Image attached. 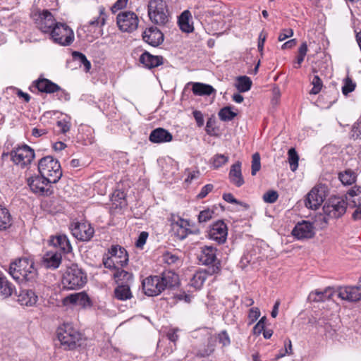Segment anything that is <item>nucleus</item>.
<instances>
[{"mask_svg": "<svg viewBox=\"0 0 361 361\" xmlns=\"http://www.w3.org/2000/svg\"><path fill=\"white\" fill-rule=\"evenodd\" d=\"M178 283V276L172 271L164 272L159 276H149L142 280V288L147 296H157L165 289Z\"/></svg>", "mask_w": 361, "mask_h": 361, "instance_id": "f257e3e1", "label": "nucleus"}, {"mask_svg": "<svg viewBox=\"0 0 361 361\" xmlns=\"http://www.w3.org/2000/svg\"><path fill=\"white\" fill-rule=\"evenodd\" d=\"M34 261L24 257L11 263L9 274L19 282H33L37 276V269L35 267Z\"/></svg>", "mask_w": 361, "mask_h": 361, "instance_id": "f03ea898", "label": "nucleus"}, {"mask_svg": "<svg viewBox=\"0 0 361 361\" xmlns=\"http://www.w3.org/2000/svg\"><path fill=\"white\" fill-rule=\"evenodd\" d=\"M87 283V276L77 264L68 267L62 278L64 288L73 290L82 288Z\"/></svg>", "mask_w": 361, "mask_h": 361, "instance_id": "7ed1b4c3", "label": "nucleus"}, {"mask_svg": "<svg viewBox=\"0 0 361 361\" xmlns=\"http://www.w3.org/2000/svg\"><path fill=\"white\" fill-rule=\"evenodd\" d=\"M148 16L150 20L161 27L169 26L170 16L166 2L163 0H150L148 4Z\"/></svg>", "mask_w": 361, "mask_h": 361, "instance_id": "20e7f679", "label": "nucleus"}, {"mask_svg": "<svg viewBox=\"0 0 361 361\" xmlns=\"http://www.w3.org/2000/svg\"><path fill=\"white\" fill-rule=\"evenodd\" d=\"M38 170L42 176L51 180L53 183H57L62 176L60 163L51 156L44 157L39 161Z\"/></svg>", "mask_w": 361, "mask_h": 361, "instance_id": "39448f33", "label": "nucleus"}, {"mask_svg": "<svg viewBox=\"0 0 361 361\" xmlns=\"http://www.w3.org/2000/svg\"><path fill=\"white\" fill-rule=\"evenodd\" d=\"M51 39L60 45L68 46L74 40V33L67 25L57 23L49 34Z\"/></svg>", "mask_w": 361, "mask_h": 361, "instance_id": "423d86ee", "label": "nucleus"}, {"mask_svg": "<svg viewBox=\"0 0 361 361\" xmlns=\"http://www.w3.org/2000/svg\"><path fill=\"white\" fill-rule=\"evenodd\" d=\"M57 336L61 344L68 349H73L80 338L79 332L70 324H64L59 328Z\"/></svg>", "mask_w": 361, "mask_h": 361, "instance_id": "0eeeda50", "label": "nucleus"}, {"mask_svg": "<svg viewBox=\"0 0 361 361\" xmlns=\"http://www.w3.org/2000/svg\"><path fill=\"white\" fill-rule=\"evenodd\" d=\"M37 27L44 33L50 34L57 23L53 14L48 10L38 11L32 14Z\"/></svg>", "mask_w": 361, "mask_h": 361, "instance_id": "6e6552de", "label": "nucleus"}, {"mask_svg": "<svg viewBox=\"0 0 361 361\" xmlns=\"http://www.w3.org/2000/svg\"><path fill=\"white\" fill-rule=\"evenodd\" d=\"M328 190L325 185L314 186L307 195L305 206L312 209H317L324 202L327 196Z\"/></svg>", "mask_w": 361, "mask_h": 361, "instance_id": "1a4fd4ad", "label": "nucleus"}, {"mask_svg": "<svg viewBox=\"0 0 361 361\" xmlns=\"http://www.w3.org/2000/svg\"><path fill=\"white\" fill-rule=\"evenodd\" d=\"M13 162L21 167L30 164L35 157L34 150L27 145L14 148L11 152Z\"/></svg>", "mask_w": 361, "mask_h": 361, "instance_id": "9d476101", "label": "nucleus"}, {"mask_svg": "<svg viewBox=\"0 0 361 361\" xmlns=\"http://www.w3.org/2000/svg\"><path fill=\"white\" fill-rule=\"evenodd\" d=\"M116 23L122 32H131L137 28L139 20L134 12L122 11L117 15Z\"/></svg>", "mask_w": 361, "mask_h": 361, "instance_id": "9b49d317", "label": "nucleus"}, {"mask_svg": "<svg viewBox=\"0 0 361 361\" xmlns=\"http://www.w3.org/2000/svg\"><path fill=\"white\" fill-rule=\"evenodd\" d=\"M50 183H53V182L41 174L27 179V184L33 192L41 195L51 194Z\"/></svg>", "mask_w": 361, "mask_h": 361, "instance_id": "f8f14e48", "label": "nucleus"}, {"mask_svg": "<svg viewBox=\"0 0 361 361\" xmlns=\"http://www.w3.org/2000/svg\"><path fill=\"white\" fill-rule=\"evenodd\" d=\"M171 226L173 235L180 240H184L188 235L192 233L189 221L180 216L172 219Z\"/></svg>", "mask_w": 361, "mask_h": 361, "instance_id": "ddd939ff", "label": "nucleus"}, {"mask_svg": "<svg viewBox=\"0 0 361 361\" xmlns=\"http://www.w3.org/2000/svg\"><path fill=\"white\" fill-rule=\"evenodd\" d=\"M209 238L218 243L223 244L226 242L228 235V228L223 221H217L210 226L208 231Z\"/></svg>", "mask_w": 361, "mask_h": 361, "instance_id": "4468645a", "label": "nucleus"}, {"mask_svg": "<svg viewBox=\"0 0 361 361\" xmlns=\"http://www.w3.org/2000/svg\"><path fill=\"white\" fill-rule=\"evenodd\" d=\"M71 232L73 235L81 241L90 240L94 233L91 225L86 222H77L72 225Z\"/></svg>", "mask_w": 361, "mask_h": 361, "instance_id": "2eb2a0df", "label": "nucleus"}, {"mask_svg": "<svg viewBox=\"0 0 361 361\" xmlns=\"http://www.w3.org/2000/svg\"><path fill=\"white\" fill-rule=\"evenodd\" d=\"M291 233L298 240L310 239L315 234L314 227L312 223L302 221L295 226Z\"/></svg>", "mask_w": 361, "mask_h": 361, "instance_id": "dca6fc26", "label": "nucleus"}, {"mask_svg": "<svg viewBox=\"0 0 361 361\" xmlns=\"http://www.w3.org/2000/svg\"><path fill=\"white\" fill-rule=\"evenodd\" d=\"M347 203L341 198L335 197L331 200L329 204L324 207L325 212L332 218H339L343 216L346 211Z\"/></svg>", "mask_w": 361, "mask_h": 361, "instance_id": "f3484780", "label": "nucleus"}, {"mask_svg": "<svg viewBox=\"0 0 361 361\" xmlns=\"http://www.w3.org/2000/svg\"><path fill=\"white\" fill-rule=\"evenodd\" d=\"M219 271V267L216 264H214L212 267H209L207 270H199L194 274L192 278L190 279V284L196 290H199L202 287L204 281L207 279L208 274L212 275L218 273Z\"/></svg>", "mask_w": 361, "mask_h": 361, "instance_id": "a211bd4d", "label": "nucleus"}, {"mask_svg": "<svg viewBox=\"0 0 361 361\" xmlns=\"http://www.w3.org/2000/svg\"><path fill=\"white\" fill-rule=\"evenodd\" d=\"M36 87L39 92L49 94L60 92V96L64 95L65 99H68V94L64 90H61V87L57 84L48 79L38 80L36 82Z\"/></svg>", "mask_w": 361, "mask_h": 361, "instance_id": "6ab92c4d", "label": "nucleus"}, {"mask_svg": "<svg viewBox=\"0 0 361 361\" xmlns=\"http://www.w3.org/2000/svg\"><path fill=\"white\" fill-rule=\"evenodd\" d=\"M338 296L349 302H357L361 299V289L357 286H344L338 289Z\"/></svg>", "mask_w": 361, "mask_h": 361, "instance_id": "aec40b11", "label": "nucleus"}, {"mask_svg": "<svg viewBox=\"0 0 361 361\" xmlns=\"http://www.w3.org/2000/svg\"><path fill=\"white\" fill-rule=\"evenodd\" d=\"M142 38L149 44L157 47L163 42L164 35L157 27H151L144 31Z\"/></svg>", "mask_w": 361, "mask_h": 361, "instance_id": "412c9836", "label": "nucleus"}, {"mask_svg": "<svg viewBox=\"0 0 361 361\" xmlns=\"http://www.w3.org/2000/svg\"><path fill=\"white\" fill-rule=\"evenodd\" d=\"M65 305L72 304L86 307L91 305L90 299L85 292H80L68 295L63 300Z\"/></svg>", "mask_w": 361, "mask_h": 361, "instance_id": "4be33fe9", "label": "nucleus"}, {"mask_svg": "<svg viewBox=\"0 0 361 361\" xmlns=\"http://www.w3.org/2000/svg\"><path fill=\"white\" fill-rule=\"evenodd\" d=\"M149 140L153 143L169 142L173 140V135L167 130L157 128L151 132Z\"/></svg>", "mask_w": 361, "mask_h": 361, "instance_id": "5701e85b", "label": "nucleus"}, {"mask_svg": "<svg viewBox=\"0 0 361 361\" xmlns=\"http://www.w3.org/2000/svg\"><path fill=\"white\" fill-rule=\"evenodd\" d=\"M163 57L161 56H154L147 51H145L140 57V62L144 67L153 68L163 63Z\"/></svg>", "mask_w": 361, "mask_h": 361, "instance_id": "b1692460", "label": "nucleus"}, {"mask_svg": "<svg viewBox=\"0 0 361 361\" xmlns=\"http://www.w3.org/2000/svg\"><path fill=\"white\" fill-rule=\"evenodd\" d=\"M228 176L230 181L236 187L239 188L244 184L240 161H237L231 166Z\"/></svg>", "mask_w": 361, "mask_h": 361, "instance_id": "393cba45", "label": "nucleus"}, {"mask_svg": "<svg viewBox=\"0 0 361 361\" xmlns=\"http://www.w3.org/2000/svg\"><path fill=\"white\" fill-rule=\"evenodd\" d=\"M37 300L38 296L32 290H21L18 295V301L21 305L33 306L37 303Z\"/></svg>", "mask_w": 361, "mask_h": 361, "instance_id": "a878e982", "label": "nucleus"}, {"mask_svg": "<svg viewBox=\"0 0 361 361\" xmlns=\"http://www.w3.org/2000/svg\"><path fill=\"white\" fill-rule=\"evenodd\" d=\"M216 250L212 246H204L202 248L199 256L200 261L205 265L212 264L216 259Z\"/></svg>", "mask_w": 361, "mask_h": 361, "instance_id": "bb28decb", "label": "nucleus"}, {"mask_svg": "<svg viewBox=\"0 0 361 361\" xmlns=\"http://www.w3.org/2000/svg\"><path fill=\"white\" fill-rule=\"evenodd\" d=\"M61 255L56 252H48L43 257V265L47 268L56 269L61 262Z\"/></svg>", "mask_w": 361, "mask_h": 361, "instance_id": "cd10ccee", "label": "nucleus"}, {"mask_svg": "<svg viewBox=\"0 0 361 361\" xmlns=\"http://www.w3.org/2000/svg\"><path fill=\"white\" fill-rule=\"evenodd\" d=\"M191 13L189 11H184L178 17V25L182 32L190 33L194 30L192 23H190Z\"/></svg>", "mask_w": 361, "mask_h": 361, "instance_id": "c85d7f7f", "label": "nucleus"}, {"mask_svg": "<svg viewBox=\"0 0 361 361\" xmlns=\"http://www.w3.org/2000/svg\"><path fill=\"white\" fill-rule=\"evenodd\" d=\"M333 295V290L331 288H326L324 290H316L314 291H312L309 296L308 299L312 302H324L326 300L331 299Z\"/></svg>", "mask_w": 361, "mask_h": 361, "instance_id": "c756f323", "label": "nucleus"}, {"mask_svg": "<svg viewBox=\"0 0 361 361\" xmlns=\"http://www.w3.org/2000/svg\"><path fill=\"white\" fill-rule=\"evenodd\" d=\"M109 255L116 257L121 267L127 264L128 258L126 250L120 246H112L109 250Z\"/></svg>", "mask_w": 361, "mask_h": 361, "instance_id": "7c9ffc66", "label": "nucleus"}, {"mask_svg": "<svg viewBox=\"0 0 361 361\" xmlns=\"http://www.w3.org/2000/svg\"><path fill=\"white\" fill-rule=\"evenodd\" d=\"M50 242L54 247H59L63 252L68 253L72 250L69 240L65 235H59L53 237Z\"/></svg>", "mask_w": 361, "mask_h": 361, "instance_id": "2f4dec72", "label": "nucleus"}, {"mask_svg": "<svg viewBox=\"0 0 361 361\" xmlns=\"http://www.w3.org/2000/svg\"><path fill=\"white\" fill-rule=\"evenodd\" d=\"M192 90L195 95L199 96H209L216 92L215 89L212 85L201 82H194L192 84Z\"/></svg>", "mask_w": 361, "mask_h": 361, "instance_id": "473e14b6", "label": "nucleus"}, {"mask_svg": "<svg viewBox=\"0 0 361 361\" xmlns=\"http://www.w3.org/2000/svg\"><path fill=\"white\" fill-rule=\"evenodd\" d=\"M99 16L91 20L88 23V25H84V27H87V30L89 31H91L90 30H89V28L90 27H102L105 24L106 19L105 8L102 6L99 7Z\"/></svg>", "mask_w": 361, "mask_h": 361, "instance_id": "72a5a7b5", "label": "nucleus"}, {"mask_svg": "<svg viewBox=\"0 0 361 361\" xmlns=\"http://www.w3.org/2000/svg\"><path fill=\"white\" fill-rule=\"evenodd\" d=\"M115 298L120 300H126L132 298V293L128 284H119L114 290Z\"/></svg>", "mask_w": 361, "mask_h": 361, "instance_id": "f704fd0d", "label": "nucleus"}, {"mask_svg": "<svg viewBox=\"0 0 361 361\" xmlns=\"http://www.w3.org/2000/svg\"><path fill=\"white\" fill-rule=\"evenodd\" d=\"M14 286L6 277H0V297L6 298L13 292Z\"/></svg>", "mask_w": 361, "mask_h": 361, "instance_id": "c9c22d12", "label": "nucleus"}, {"mask_svg": "<svg viewBox=\"0 0 361 361\" xmlns=\"http://www.w3.org/2000/svg\"><path fill=\"white\" fill-rule=\"evenodd\" d=\"M11 226V216L8 210L0 205V230H6Z\"/></svg>", "mask_w": 361, "mask_h": 361, "instance_id": "e433bc0d", "label": "nucleus"}, {"mask_svg": "<svg viewBox=\"0 0 361 361\" xmlns=\"http://www.w3.org/2000/svg\"><path fill=\"white\" fill-rule=\"evenodd\" d=\"M114 277L116 282L119 284H124L130 281L133 279L132 274L119 269V267L116 270L114 274Z\"/></svg>", "mask_w": 361, "mask_h": 361, "instance_id": "4c0bfd02", "label": "nucleus"}, {"mask_svg": "<svg viewBox=\"0 0 361 361\" xmlns=\"http://www.w3.org/2000/svg\"><path fill=\"white\" fill-rule=\"evenodd\" d=\"M252 80L247 76H239L237 78L235 87L240 92H245L250 90Z\"/></svg>", "mask_w": 361, "mask_h": 361, "instance_id": "58836bf2", "label": "nucleus"}, {"mask_svg": "<svg viewBox=\"0 0 361 361\" xmlns=\"http://www.w3.org/2000/svg\"><path fill=\"white\" fill-rule=\"evenodd\" d=\"M339 179L343 185H351L356 180V174L351 169L339 173Z\"/></svg>", "mask_w": 361, "mask_h": 361, "instance_id": "ea45409f", "label": "nucleus"}, {"mask_svg": "<svg viewBox=\"0 0 361 361\" xmlns=\"http://www.w3.org/2000/svg\"><path fill=\"white\" fill-rule=\"evenodd\" d=\"M348 195L355 207H361V187L353 188L348 192Z\"/></svg>", "mask_w": 361, "mask_h": 361, "instance_id": "a19ab883", "label": "nucleus"}, {"mask_svg": "<svg viewBox=\"0 0 361 361\" xmlns=\"http://www.w3.org/2000/svg\"><path fill=\"white\" fill-rule=\"evenodd\" d=\"M288 163L292 171H295L298 167L299 156L294 148H290L288 152Z\"/></svg>", "mask_w": 361, "mask_h": 361, "instance_id": "79ce46f5", "label": "nucleus"}, {"mask_svg": "<svg viewBox=\"0 0 361 361\" xmlns=\"http://www.w3.org/2000/svg\"><path fill=\"white\" fill-rule=\"evenodd\" d=\"M219 117L223 121H229L233 120L237 114L231 110V107L225 106L219 112Z\"/></svg>", "mask_w": 361, "mask_h": 361, "instance_id": "37998d69", "label": "nucleus"}, {"mask_svg": "<svg viewBox=\"0 0 361 361\" xmlns=\"http://www.w3.org/2000/svg\"><path fill=\"white\" fill-rule=\"evenodd\" d=\"M71 123L70 121V118H63L57 121L56 122V128H58V132L66 134L71 129Z\"/></svg>", "mask_w": 361, "mask_h": 361, "instance_id": "c03bdc74", "label": "nucleus"}, {"mask_svg": "<svg viewBox=\"0 0 361 361\" xmlns=\"http://www.w3.org/2000/svg\"><path fill=\"white\" fill-rule=\"evenodd\" d=\"M311 80V84L313 86L311 90L310 91V94H318L323 86L322 81L321 78L317 75H314L312 76Z\"/></svg>", "mask_w": 361, "mask_h": 361, "instance_id": "a18cd8bd", "label": "nucleus"}, {"mask_svg": "<svg viewBox=\"0 0 361 361\" xmlns=\"http://www.w3.org/2000/svg\"><path fill=\"white\" fill-rule=\"evenodd\" d=\"M73 56L75 61H78L81 65L84 66L86 72L90 71L91 63L83 54L75 51L73 54Z\"/></svg>", "mask_w": 361, "mask_h": 361, "instance_id": "49530a36", "label": "nucleus"}, {"mask_svg": "<svg viewBox=\"0 0 361 361\" xmlns=\"http://www.w3.org/2000/svg\"><path fill=\"white\" fill-rule=\"evenodd\" d=\"M261 169V159L260 155L258 152L252 154V166H251V174L255 176L256 173Z\"/></svg>", "mask_w": 361, "mask_h": 361, "instance_id": "de8ad7c7", "label": "nucleus"}, {"mask_svg": "<svg viewBox=\"0 0 361 361\" xmlns=\"http://www.w3.org/2000/svg\"><path fill=\"white\" fill-rule=\"evenodd\" d=\"M162 262L169 264H176L180 261L179 257L174 253L170 252H164L162 256Z\"/></svg>", "mask_w": 361, "mask_h": 361, "instance_id": "09e8293b", "label": "nucleus"}, {"mask_svg": "<svg viewBox=\"0 0 361 361\" xmlns=\"http://www.w3.org/2000/svg\"><path fill=\"white\" fill-rule=\"evenodd\" d=\"M103 264L106 268L109 269L116 270L120 267L116 257H113L111 255L106 257H104Z\"/></svg>", "mask_w": 361, "mask_h": 361, "instance_id": "8fccbe9b", "label": "nucleus"}, {"mask_svg": "<svg viewBox=\"0 0 361 361\" xmlns=\"http://www.w3.org/2000/svg\"><path fill=\"white\" fill-rule=\"evenodd\" d=\"M356 87L355 82H354L349 77L345 78L343 80V85L342 87V93L344 95H348L349 93L354 91Z\"/></svg>", "mask_w": 361, "mask_h": 361, "instance_id": "3c124183", "label": "nucleus"}, {"mask_svg": "<svg viewBox=\"0 0 361 361\" xmlns=\"http://www.w3.org/2000/svg\"><path fill=\"white\" fill-rule=\"evenodd\" d=\"M228 161V157L225 156L224 154H216L212 158V166L214 169H218L223 165L226 164Z\"/></svg>", "mask_w": 361, "mask_h": 361, "instance_id": "603ef678", "label": "nucleus"}, {"mask_svg": "<svg viewBox=\"0 0 361 361\" xmlns=\"http://www.w3.org/2000/svg\"><path fill=\"white\" fill-rule=\"evenodd\" d=\"M214 214L213 209H207L201 211L198 215V222L200 224L207 222L213 218Z\"/></svg>", "mask_w": 361, "mask_h": 361, "instance_id": "864d4df0", "label": "nucleus"}, {"mask_svg": "<svg viewBox=\"0 0 361 361\" xmlns=\"http://www.w3.org/2000/svg\"><path fill=\"white\" fill-rule=\"evenodd\" d=\"M279 198V194L275 190H269L263 195V200L267 203H274Z\"/></svg>", "mask_w": 361, "mask_h": 361, "instance_id": "5fc2aeb1", "label": "nucleus"}, {"mask_svg": "<svg viewBox=\"0 0 361 361\" xmlns=\"http://www.w3.org/2000/svg\"><path fill=\"white\" fill-rule=\"evenodd\" d=\"M351 137L354 139H361V120H358L353 126Z\"/></svg>", "mask_w": 361, "mask_h": 361, "instance_id": "6e6d98bb", "label": "nucleus"}, {"mask_svg": "<svg viewBox=\"0 0 361 361\" xmlns=\"http://www.w3.org/2000/svg\"><path fill=\"white\" fill-rule=\"evenodd\" d=\"M149 234L146 231H142L140 233L137 240L135 242V246L137 248L142 249L144 245L146 243Z\"/></svg>", "mask_w": 361, "mask_h": 361, "instance_id": "4d7b16f0", "label": "nucleus"}, {"mask_svg": "<svg viewBox=\"0 0 361 361\" xmlns=\"http://www.w3.org/2000/svg\"><path fill=\"white\" fill-rule=\"evenodd\" d=\"M260 316V311L258 307H252L248 313L249 323L252 324L257 321Z\"/></svg>", "mask_w": 361, "mask_h": 361, "instance_id": "13d9d810", "label": "nucleus"}, {"mask_svg": "<svg viewBox=\"0 0 361 361\" xmlns=\"http://www.w3.org/2000/svg\"><path fill=\"white\" fill-rule=\"evenodd\" d=\"M214 188L213 185L207 184L202 188L201 191L197 195V198L202 199L205 197Z\"/></svg>", "mask_w": 361, "mask_h": 361, "instance_id": "bf43d9fd", "label": "nucleus"}, {"mask_svg": "<svg viewBox=\"0 0 361 361\" xmlns=\"http://www.w3.org/2000/svg\"><path fill=\"white\" fill-rule=\"evenodd\" d=\"M266 321V317H263L259 319V321L254 326L255 333L259 334L262 331H264Z\"/></svg>", "mask_w": 361, "mask_h": 361, "instance_id": "052dcab7", "label": "nucleus"}, {"mask_svg": "<svg viewBox=\"0 0 361 361\" xmlns=\"http://www.w3.org/2000/svg\"><path fill=\"white\" fill-rule=\"evenodd\" d=\"M293 35L292 29H283L279 35L278 39L281 42Z\"/></svg>", "mask_w": 361, "mask_h": 361, "instance_id": "680f3d73", "label": "nucleus"}, {"mask_svg": "<svg viewBox=\"0 0 361 361\" xmlns=\"http://www.w3.org/2000/svg\"><path fill=\"white\" fill-rule=\"evenodd\" d=\"M219 342L223 344V345H228L230 344V338L228 334L224 331L219 334Z\"/></svg>", "mask_w": 361, "mask_h": 361, "instance_id": "e2e57ef3", "label": "nucleus"}, {"mask_svg": "<svg viewBox=\"0 0 361 361\" xmlns=\"http://www.w3.org/2000/svg\"><path fill=\"white\" fill-rule=\"evenodd\" d=\"M193 116L197 122L198 126H202L204 124V118L201 111L195 110L192 113Z\"/></svg>", "mask_w": 361, "mask_h": 361, "instance_id": "0e129e2a", "label": "nucleus"}, {"mask_svg": "<svg viewBox=\"0 0 361 361\" xmlns=\"http://www.w3.org/2000/svg\"><path fill=\"white\" fill-rule=\"evenodd\" d=\"M223 199L227 202L240 204V202L236 200L231 193H226L223 195Z\"/></svg>", "mask_w": 361, "mask_h": 361, "instance_id": "69168bd1", "label": "nucleus"}, {"mask_svg": "<svg viewBox=\"0 0 361 361\" xmlns=\"http://www.w3.org/2000/svg\"><path fill=\"white\" fill-rule=\"evenodd\" d=\"M297 44V40L295 39H290L287 42H286L282 46V49H291L293 47H295Z\"/></svg>", "mask_w": 361, "mask_h": 361, "instance_id": "338daca9", "label": "nucleus"}, {"mask_svg": "<svg viewBox=\"0 0 361 361\" xmlns=\"http://www.w3.org/2000/svg\"><path fill=\"white\" fill-rule=\"evenodd\" d=\"M308 51L307 44L306 42H304L301 44L298 49V55L302 56H305L307 54V52Z\"/></svg>", "mask_w": 361, "mask_h": 361, "instance_id": "774afa93", "label": "nucleus"}]
</instances>
